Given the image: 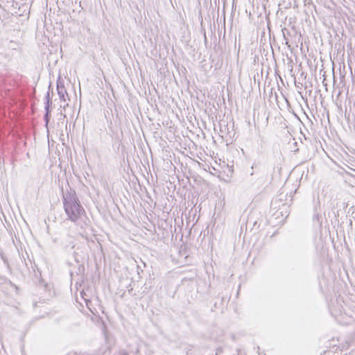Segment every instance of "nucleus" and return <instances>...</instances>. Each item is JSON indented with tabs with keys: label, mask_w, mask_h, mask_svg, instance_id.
I'll list each match as a JSON object with an SVG mask.
<instances>
[{
	"label": "nucleus",
	"mask_w": 355,
	"mask_h": 355,
	"mask_svg": "<svg viewBox=\"0 0 355 355\" xmlns=\"http://www.w3.org/2000/svg\"><path fill=\"white\" fill-rule=\"evenodd\" d=\"M242 232H243V225L241 226V230H240V233H239V238L240 239L241 238Z\"/></svg>",
	"instance_id": "ddd939ff"
},
{
	"label": "nucleus",
	"mask_w": 355,
	"mask_h": 355,
	"mask_svg": "<svg viewBox=\"0 0 355 355\" xmlns=\"http://www.w3.org/2000/svg\"><path fill=\"white\" fill-rule=\"evenodd\" d=\"M140 270H141V272L143 271V270L141 268V266H139V265H137V273H138V275H139V274H140Z\"/></svg>",
	"instance_id": "9b49d317"
},
{
	"label": "nucleus",
	"mask_w": 355,
	"mask_h": 355,
	"mask_svg": "<svg viewBox=\"0 0 355 355\" xmlns=\"http://www.w3.org/2000/svg\"><path fill=\"white\" fill-rule=\"evenodd\" d=\"M242 242H243V244L244 243V236L243 237Z\"/></svg>",
	"instance_id": "dca6fc26"
},
{
	"label": "nucleus",
	"mask_w": 355,
	"mask_h": 355,
	"mask_svg": "<svg viewBox=\"0 0 355 355\" xmlns=\"http://www.w3.org/2000/svg\"><path fill=\"white\" fill-rule=\"evenodd\" d=\"M253 174H254V172H253V171H252V172L250 173V175H252Z\"/></svg>",
	"instance_id": "f3484780"
},
{
	"label": "nucleus",
	"mask_w": 355,
	"mask_h": 355,
	"mask_svg": "<svg viewBox=\"0 0 355 355\" xmlns=\"http://www.w3.org/2000/svg\"><path fill=\"white\" fill-rule=\"evenodd\" d=\"M226 130H227V135H228L230 136V137H232L231 134H232L233 130L230 131V128H229V124L228 123H227V128H226ZM235 134H236V132H233L232 137H234Z\"/></svg>",
	"instance_id": "9d476101"
},
{
	"label": "nucleus",
	"mask_w": 355,
	"mask_h": 355,
	"mask_svg": "<svg viewBox=\"0 0 355 355\" xmlns=\"http://www.w3.org/2000/svg\"><path fill=\"white\" fill-rule=\"evenodd\" d=\"M241 151L243 152V153L244 154V150L243 148H241Z\"/></svg>",
	"instance_id": "aec40b11"
},
{
	"label": "nucleus",
	"mask_w": 355,
	"mask_h": 355,
	"mask_svg": "<svg viewBox=\"0 0 355 355\" xmlns=\"http://www.w3.org/2000/svg\"><path fill=\"white\" fill-rule=\"evenodd\" d=\"M219 128H220V132L221 133V137H223L225 135H227V123L225 121H220L219 122Z\"/></svg>",
	"instance_id": "423d86ee"
},
{
	"label": "nucleus",
	"mask_w": 355,
	"mask_h": 355,
	"mask_svg": "<svg viewBox=\"0 0 355 355\" xmlns=\"http://www.w3.org/2000/svg\"><path fill=\"white\" fill-rule=\"evenodd\" d=\"M240 49H241V43L239 42V51H238V55L240 53ZM239 60L238 59L237 60V64H239Z\"/></svg>",
	"instance_id": "f8f14e48"
},
{
	"label": "nucleus",
	"mask_w": 355,
	"mask_h": 355,
	"mask_svg": "<svg viewBox=\"0 0 355 355\" xmlns=\"http://www.w3.org/2000/svg\"><path fill=\"white\" fill-rule=\"evenodd\" d=\"M241 73H242V69H241V66L240 67V69H239V79L241 80Z\"/></svg>",
	"instance_id": "4468645a"
},
{
	"label": "nucleus",
	"mask_w": 355,
	"mask_h": 355,
	"mask_svg": "<svg viewBox=\"0 0 355 355\" xmlns=\"http://www.w3.org/2000/svg\"><path fill=\"white\" fill-rule=\"evenodd\" d=\"M63 249L68 253L71 252L76 263H80L78 252L73 250L75 248L74 239L72 236L67 235L66 239L62 241Z\"/></svg>",
	"instance_id": "f03ea898"
},
{
	"label": "nucleus",
	"mask_w": 355,
	"mask_h": 355,
	"mask_svg": "<svg viewBox=\"0 0 355 355\" xmlns=\"http://www.w3.org/2000/svg\"><path fill=\"white\" fill-rule=\"evenodd\" d=\"M1 3H5L4 8L8 10V12L12 15H21L20 12V6L19 3L15 0H6L5 3L3 0H1Z\"/></svg>",
	"instance_id": "7ed1b4c3"
},
{
	"label": "nucleus",
	"mask_w": 355,
	"mask_h": 355,
	"mask_svg": "<svg viewBox=\"0 0 355 355\" xmlns=\"http://www.w3.org/2000/svg\"><path fill=\"white\" fill-rule=\"evenodd\" d=\"M67 355H76L75 354H67Z\"/></svg>",
	"instance_id": "a211bd4d"
},
{
	"label": "nucleus",
	"mask_w": 355,
	"mask_h": 355,
	"mask_svg": "<svg viewBox=\"0 0 355 355\" xmlns=\"http://www.w3.org/2000/svg\"><path fill=\"white\" fill-rule=\"evenodd\" d=\"M248 125H249L250 126L251 125V122H250V121H249V122H248Z\"/></svg>",
	"instance_id": "6ab92c4d"
},
{
	"label": "nucleus",
	"mask_w": 355,
	"mask_h": 355,
	"mask_svg": "<svg viewBox=\"0 0 355 355\" xmlns=\"http://www.w3.org/2000/svg\"><path fill=\"white\" fill-rule=\"evenodd\" d=\"M236 0H233V6L235 5Z\"/></svg>",
	"instance_id": "2eb2a0df"
},
{
	"label": "nucleus",
	"mask_w": 355,
	"mask_h": 355,
	"mask_svg": "<svg viewBox=\"0 0 355 355\" xmlns=\"http://www.w3.org/2000/svg\"><path fill=\"white\" fill-rule=\"evenodd\" d=\"M8 47L12 50H17L19 52H21L22 50L21 44L12 40L8 43Z\"/></svg>",
	"instance_id": "39448f33"
},
{
	"label": "nucleus",
	"mask_w": 355,
	"mask_h": 355,
	"mask_svg": "<svg viewBox=\"0 0 355 355\" xmlns=\"http://www.w3.org/2000/svg\"><path fill=\"white\" fill-rule=\"evenodd\" d=\"M63 205L67 219L85 228L89 222L85 211L75 193L68 192L63 196Z\"/></svg>",
	"instance_id": "f257e3e1"
},
{
	"label": "nucleus",
	"mask_w": 355,
	"mask_h": 355,
	"mask_svg": "<svg viewBox=\"0 0 355 355\" xmlns=\"http://www.w3.org/2000/svg\"><path fill=\"white\" fill-rule=\"evenodd\" d=\"M254 115H255V109L253 110V118H254ZM253 124H254V130L257 132V135L259 136V130L257 128V125H256V123H255V121H254V119H253Z\"/></svg>",
	"instance_id": "1a4fd4ad"
},
{
	"label": "nucleus",
	"mask_w": 355,
	"mask_h": 355,
	"mask_svg": "<svg viewBox=\"0 0 355 355\" xmlns=\"http://www.w3.org/2000/svg\"><path fill=\"white\" fill-rule=\"evenodd\" d=\"M45 109V114L44 116V120L46 123H49L51 118V107H44Z\"/></svg>",
	"instance_id": "6e6552de"
},
{
	"label": "nucleus",
	"mask_w": 355,
	"mask_h": 355,
	"mask_svg": "<svg viewBox=\"0 0 355 355\" xmlns=\"http://www.w3.org/2000/svg\"><path fill=\"white\" fill-rule=\"evenodd\" d=\"M57 91L60 100L65 101L64 96L67 94V91L64 87V81L60 78H58L57 80Z\"/></svg>",
	"instance_id": "20e7f679"
},
{
	"label": "nucleus",
	"mask_w": 355,
	"mask_h": 355,
	"mask_svg": "<svg viewBox=\"0 0 355 355\" xmlns=\"http://www.w3.org/2000/svg\"><path fill=\"white\" fill-rule=\"evenodd\" d=\"M248 221L245 222V225H247Z\"/></svg>",
	"instance_id": "412c9836"
},
{
	"label": "nucleus",
	"mask_w": 355,
	"mask_h": 355,
	"mask_svg": "<svg viewBox=\"0 0 355 355\" xmlns=\"http://www.w3.org/2000/svg\"><path fill=\"white\" fill-rule=\"evenodd\" d=\"M51 85L50 84L49 86V91L46 93V95L45 96V106L47 107H51L52 104L51 98L50 96V89H51Z\"/></svg>",
	"instance_id": "0eeeda50"
}]
</instances>
